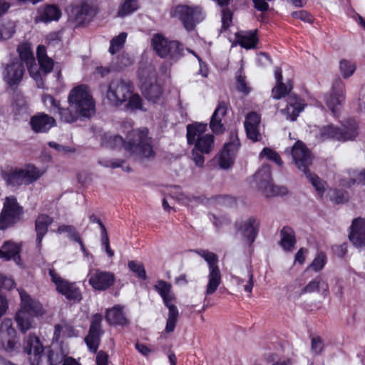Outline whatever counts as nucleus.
Masks as SVG:
<instances>
[{"instance_id":"a211bd4d","label":"nucleus","mask_w":365,"mask_h":365,"mask_svg":"<svg viewBox=\"0 0 365 365\" xmlns=\"http://www.w3.org/2000/svg\"><path fill=\"white\" fill-rule=\"evenodd\" d=\"M24 351L29 356L31 365H41L43 346L37 336L33 334L28 336L24 345Z\"/></svg>"},{"instance_id":"c9c22d12","label":"nucleus","mask_w":365,"mask_h":365,"mask_svg":"<svg viewBox=\"0 0 365 365\" xmlns=\"http://www.w3.org/2000/svg\"><path fill=\"white\" fill-rule=\"evenodd\" d=\"M31 316L32 315L23 312H18L16 313L15 320L21 332L25 333L33 327V319Z\"/></svg>"},{"instance_id":"e2e57ef3","label":"nucleus","mask_w":365,"mask_h":365,"mask_svg":"<svg viewBox=\"0 0 365 365\" xmlns=\"http://www.w3.org/2000/svg\"><path fill=\"white\" fill-rule=\"evenodd\" d=\"M324 344L319 337H313L311 341V351L313 354L318 355L322 353Z\"/></svg>"},{"instance_id":"ea45409f","label":"nucleus","mask_w":365,"mask_h":365,"mask_svg":"<svg viewBox=\"0 0 365 365\" xmlns=\"http://www.w3.org/2000/svg\"><path fill=\"white\" fill-rule=\"evenodd\" d=\"M339 71L344 78L351 76L356 71V63L354 61L342 59L339 61Z\"/></svg>"},{"instance_id":"cd10ccee","label":"nucleus","mask_w":365,"mask_h":365,"mask_svg":"<svg viewBox=\"0 0 365 365\" xmlns=\"http://www.w3.org/2000/svg\"><path fill=\"white\" fill-rule=\"evenodd\" d=\"M53 222V219L47 215H41L36 220V245L41 247L43 237L48 232V227Z\"/></svg>"},{"instance_id":"6e6552de","label":"nucleus","mask_w":365,"mask_h":365,"mask_svg":"<svg viewBox=\"0 0 365 365\" xmlns=\"http://www.w3.org/2000/svg\"><path fill=\"white\" fill-rule=\"evenodd\" d=\"M254 180L258 190L266 197L284 195L287 193L286 187L274 185L271 175V168L268 165H262L255 173Z\"/></svg>"},{"instance_id":"7c9ffc66","label":"nucleus","mask_w":365,"mask_h":365,"mask_svg":"<svg viewBox=\"0 0 365 365\" xmlns=\"http://www.w3.org/2000/svg\"><path fill=\"white\" fill-rule=\"evenodd\" d=\"M281 246L284 250L290 251L296 243L295 235L294 230L289 227H284L281 232Z\"/></svg>"},{"instance_id":"ddd939ff","label":"nucleus","mask_w":365,"mask_h":365,"mask_svg":"<svg viewBox=\"0 0 365 365\" xmlns=\"http://www.w3.org/2000/svg\"><path fill=\"white\" fill-rule=\"evenodd\" d=\"M21 213L22 209L16 199L12 196L6 197L0 215V229L4 230L14 224Z\"/></svg>"},{"instance_id":"4468645a","label":"nucleus","mask_w":365,"mask_h":365,"mask_svg":"<svg viewBox=\"0 0 365 365\" xmlns=\"http://www.w3.org/2000/svg\"><path fill=\"white\" fill-rule=\"evenodd\" d=\"M24 74V66L20 61H12L6 64L2 71L3 80L10 87L18 86L22 81Z\"/></svg>"},{"instance_id":"bb28decb","label":"nucleus","mask_w":365,"mask_h":365,"mask_svg":"<svg viewBox=\"0 0 365 365\" xmlns=\"http://www.w3.org/2000/svg\"><path fill=\"white\" fill-rule=\"evenodd\" d=\"M20 247L12 242H6L0 249V257L8 261L13 259L18 265H21V258L19 255Z\"/></svg>"},{"instance_id":"5fc2aeb1","label":"nucleus","mask_w":365,"mask_h":365,"mask_svg":"<svg viewBox=\"0 0 365 365\" xmlns=\"http://www.w3.org/2000/svg\"><path fill=\"white\" fill-rule=\"evenodd\" d=\"M217 115V113L212 114L210 122V128L214 133L220 134L225 131V128L220 120L216 119Z\"/></svg>"},{"instance_id":"0eeeda50","label":"nucleus","mask_w":365,"mask_h":365,"mask_svg":"<svg viewBox=\"0 0 365 365\" xmlns=\"http://www.w3.org/2000/svg\"><path fill=\"white\" fill-rule=\"evenodd\" d=\"M195 252L202 257L208 264L207 283L205 289V297L213 294L222 283V275L217 265V256L208 250H199Z\"/></svg>"},{"instance_id":"680f3d73","label":"nucleus","mask_w":365,"mask_h":365,"mask_svg":"<svg viewBox=\"0 0 365 365\" xmlns=\"http://www.w3.org/2000/svg\"><path fill=\"white\" fill-rule=\"evenodd\" d=\"M124 163L125 160L121 159H102L99 160V164H101L102 166L111 168H121Z\"/></svg>"},{"instance_id":"58836bf2","label":"nucleus","mask_w":365,"mask_h":365,"mask_svg":"<svg viewBox=\"0 0 365 365\" xmlns=\"http://www.w3.org/2000/svg\"><path fill=\"white\" fill-rule=\"evenodd\" d=\"M320 289L322 290L323 293L326 294L328 291V284L320 278H316L308 283L303 289L302 293H312L315 291H319Z\"/></svg>"},{"instance_id":"a18cd8bd","label":"nucleus","mask_w":365,"mask_h":365,"mask_svg":"<svg viewBox=\"0 0 365 365\" xmlns=\"http://www.w3.org/2000/svg\"><path fill=\"white\" fill-rule=\"evenodd\" d=\"M57 232L58 234L66 233L67 236L75 242H78L83 247V245L80 239V237L76 232V228L72 225H62L58 228Z\"/></svg>"},{"instance_id":"a19ab883","label":"nucleus","mask_w":365,"mask_h":365,"mask_svg":"<svg viewBox=\"0 0 365 365\" xmlns=\"http://www.w3.org/2000/svg\"><path fill=\"white\" fill-rule=\"evenodd\" d=\"M12 108L16 114H19L27 108L26 98L21 93H15L13 97Z\"/></svg>"},{"instance_id":"864d4df0","label":"nucleus","mask_w":365,"mask_h":365,"mask_svg":"<svg viewBox=\"0 0 365 365\" xmlns=\"http://www.w3.org/2000/svg\"><path fill=\"white\" fill-rule=\"evenodd\" d=\"M129 269L134 272L139 278L145 279L146 272L143 264L135 261H129L128 263Z\"/></svg>"},{"instance_id":"aec40b11","label":"nucleus","mask_w":365,"mask_h":365,"mask_svg":"<svg viewBox=\"0 0 365 365\" xmlns=\"http://www.w3.org/2000/svg\"><path fill=\"white\" fill-rule=\"evenodd\" d=\"M259 222L255 217H250L242 220L235 223V227L249 242L250 244L254 242L259 229Z\"/></svg>"},{"instance_id":"13d9d810","label":"nucleus","mask_w":365,"mask_h":365,"mask_svg":"<svg viewBox=\"0 0 365 365\" xmlns=\"http://www.w3.org/2000/svg\"><path fill=\"white\" fill-rule=\"evenodd\" d=\"M236 87L237 91L245 95H247L250 92V88L247 85L245 76L242 74L241 71H240V73L237 76Z\"/></svg>"},{"instance_id":"f8f14e48","label":"nucleus","mask_w":365,"mask_h":365,"mask_svg":"<svg viewBox=\"0 0 365 365\" xmlns=\"http://www.w3.org/2000/svg\"><path fill=\"white\" fill-rule=\"evenodd\" d=\"M357 135V126L354 121H351L346 128L341 130L333 125H327L319 130V138L324 141L330 138L346 141L353 140Z\"/></svg>"},{"instance_id":"9b49d317","label":"nucleus","mask_w":365,"mask_h":365,"mask_svg":"<svg viewBox=\"0 0 365 365\" xmlns=\"http://www.w3.org/2000/svg\"><path fill=\"white\" fill-rule=\"evenodd\" d=\"M48 274L58 293L74 303H78L82 300V292L76 282L62 278L53 267L48 269Z\"/></svg>"},{"instance_id":"b1692460","label":"nucleus","mask_w":365,"mask_h":365,"mask_svg":"<svg viewBox=\"0 0 365 365\" xmlns=\"http://www.w3.org/2000/svg\"><path fill=\"white\" fill-rule=\"evenodd\" d=\"M260 115L255 112L247 114L245 120V128L247 138L253 142H258L262 139L259 133Z\"/></svg>"},{"instance_id":"79ce46f5","label":"nucleus","mask_w":365,"mask_h":365,"mask_svg":"<svg viewBox=\"0 0 365 365\" xmlns=\"http://www.w3.org/2000/svg\"><path fill=\"white\" fill-rule=\"evenodd\" d=\"M138 3L136 0H125L120 6L118 16L123 17L134 12L138 9Z\"/></svg>"},{"instance_id":"f3484780","label":"nucleus","mask_w":365,"mask_h":365,"mask_svg":"<svg viewBox=\"0 0 365 365\" xmlns=\"http://www.w3.org/2000/svg\"><path fill=\"white\" fill-rule=\"evenodd\" d=\"M344 99V84L340 79H337L333 83L330 95L326 98L327 106L334 115H337Z\"/></svg>"},{"instance_id":"338daca9","label":"nucleus","mask_w":365,"mask_h":365,"mask_svg":"<svg viewBox=\"0 0 365 365\" xmlns=\"http://www.w3.org/2000/svg\"><path fill=\"white\" fill-rule=\"evenodd\" d=\"M292 16L294 19H300L307 23H312V16L304 10L294 11L292 13Z\"/></svg>"},{"instance_id":"f03ea898","label":"nucleus","mask_w":365,"mask_h":365,"mask_svg":"<svg viewBox=\"0 0 365 365\" xmlns=\"http://www.w3.org/2000/svg\"><path fill=\"white\" fill-rule=\"evenodd\" d=\"M69 106L59 110L60 120L72 123L80 118H89L96 112V103L89 88L84 85L73 87L68 95Z\"/></svg>"},{"instance_id":"774afa93","label":"nucleus","mask_w":365,"mask_h":365,"mask_svg":"<svg viewBox=\"0 0 365 365\" xmlns=\"http://www.w3.org/2000/svg\"><path fill=\"white\" fill-rule=\"evenodd\" d=\"M228 105L225 101H220L217 107L213 113H217V115L216 116V119L220 120V121L222 120V118L225 117V115L227 113Z\"/></svg>"},{"instance_id":"7ed1b4c3","label":"nucleus","mask_w":365,"mask_h":365,"mask_svg":"<svg viewBox=\"0 0 365 365\" xmlns=\"http://www.w3.org/2000/svg\"><path fill=\"white\" fill-rule=\"evenodd\" d=\"M292 155L297 168L306 175L318 193L322 195L327 183L309 172V167L312 164V157L305 145L301 141L296 142L292 149Z\"/></svg>"},{"instance_id":"6e6d98bb","label":"nucleus","mask_w":365,"mask_h":365,"mask_svg":"<svg viewBox=\"0 0 365 365\" xmlns=\"http://www.w3.org/2000/svg\"><path fill=\"white\" fill-rule=\"evenodd\" d=\"M14 27L10 24L0 23V39H9L14 33Z\"/></svg>"},{"instance_id":"052dcab7","label":"nucleus","mask_w":365,"mask_h":365,"mask_svg":"<svg viewBox=\"0 0 365 365\" xmlns=\"http://www.w3.org/2000/svg\"><path fill=\"white\" fill-rule=\"evenodd\" d=\"M128 103L127 106L132 109H140L142 108V99L138 94H134L133 93L130 95V96L128 99Z\"/></svg>"},{"instance_id":"8fccbe9b","label":"nucleus","mask_w":365,"mask_h":365,"mask_svg":"<svg viewBox=\"0 0 365 365\" xmlns=\"http://www.w3.org/2000/svg\"><path fill=\"white\" fill-rule=\"evenodd\" d=\"M259 158H266L267 160L274 162L277 165L281 166L283 163L279 155L274 150L264 148L259 153Z\"/></svg>"},{"instance_id":"72a5a7b5","label":"nucleus","mask_w":365,"mask_h":365,"mask_svg":"<svg viewBox=\"0 0 365 365\" xmlns=\"http://www.w3.org/2000/svg\"><path fill=\"white\" fill-rule=\"evenodd\" d=\"M168 308V315L165 331L168 333L173 332L175 328L179 317V311L175 305L169 303L165 304Z\"/></svg>"},{"instance_id":"393cba45","label":"nucleus","mask_w":365,"mask_h":365,"mask_svg":"<svg viewBox=\"0 0 365 365\" xmlns=\"http://www.w3.org/2000/svg\"><path fill=\"white\" fill-rule=\"evenodd\" d=\"M55 124V119L44 113L34 115L30 120L31 128L35 133H46Z\"/></svg>"},{"instance_id":"c85d7f7f","label":"nucleus","mask_w":365,"mask_h":365,"mask_svg":"<svg viewBox=\"0 0 365 365\" xmlns=\"http://www.w3.org/2000/svg\"><path fill=\"white\" fill-rule=\"evenodd\" d=\"M106 318L110 324L121 326L128 324V320L123 312V307L119 305L108 309L106 312Z\"/></svg>"},{"instance_id":"39448f33","label":"nucleus","mask_w":365,"mask_h":365,"mask_svg":"<svg viewBox=\"0 0 365 365\" xmlns=\"http://www.w3.org/2000/svg\"><path fill=\"white\" fill-rule=\"evenodd\" d=\"M207 124L195 123L187 126V140L201 153L209 154L215 147L214 135L205 133Z\"/></svg>"},{"instance_id":"de8ad7c7","label":"nucleus","mask_w":365,"mask_h":365,"mask_svg":"<svg viewBox=\"0 0 365 365\" xmlns=\"http://www.w3.org/2000/svg\"><path fill=\"white\" fill-rule=\"evenodd\" d=\"M31 77L36 81L38 88H44V82L36 62L26 65Z\"/></svg>"},{"instance_id":"37998d69","label":"nucleus","mask_w":365,"mask_h":365,"mask_svg":"<svg viewBox=\"0 0 365 365\" xmlns=\"http://www.w3.org/2000/svg\"><path fill=\"white\" fill-rule=\"evenodd\" d=\"M127 38V34L120 33L118 36L113 38L110 41V45L108 51L112 54H115L119 51L124 46Z\"/></svg>"},{"instance_id":"4be33fe9","label":"nucleus","mask_w":365,"mask_h":365,"mask_svg":"<svg viewBox=\"0 0 365 365\" xmlns=\"http://www.w3.org/2000/svg\"><path fill=\"white\" fill-rule=\"evenodd\" d=\"M19 293L21 298V308L19 312L35 316H41L44 314L43 307L38 301L32 299L23 289H19Z\"/></svg>"},{"instance_id":"09e8293b","label":"nucleus","mask_w":365,"mask_h":365,"mask_svg":"<svg viewBox=\"0 0 365 365\" xmlns=\"http://www.w3.org/2000/svg\"><path fill=\"white\" fill-rule=\"evenodd\" d=\"M46 357L49 365H58L66 359L60 349L49 350Z\"/></svg>"},{"instance_id":"f257e3e1","label":"nucleus","mask_w":365,"mask_h":365,"mask_svg":"<svg viewBox=\"0 0 365 365\" xmlns=\"http://www.w3.org/2000/svg\"><path fill=\"white\" fill-rule=\"evenodd\" d=\"M103 144L110 148L123 146L131 158L140 163L153 160L155 155L147 128L132 130L126 142L120 135L107 133L103 136Z\"/></svg>"},{"instance_id":"4c0bfd02","label":"nucleus","mask_w":365,"mask_h":365,"mask_svg":"<svg viewBox=\"0 0 365 365\" xmlns=\"http://www.w3.org/2000/svg\"><path fill=\"white\" fill-rule=\"evenodd\" d=\"M349 175L350 177L349 181L345 178L341 180V185L342 186L349 187L356 182L365 185V170L360 173H357L356 170H349Z\"/></svg>"},{"instance_id":"9d476101","label":"nucleus","mask_w":365,"mask_h":365,"mask_svg":"<svg viewBox=\"0 0 365 365\" xmlns=\"http://www.w3.org/2000/svg\"><path fill=\"white\" fill-rule=\"evenodd\" d=\"M133 91V85L130 81L115 78L108 86L106 98L111 104L120 106L127 102Z\"/></svg>"},{"instance_id":"c03bdc74","label":"nucleus","mask_w":365,"mask_h":365,"mask_svg":"<svg viewBox=\"0 0 365 365\" xmlns=\"http://www.w3.org/2000/svg\"><path fill=\"white\" fill-rule=\"evenodd\" d=\"M17 51L20 59H16L15 61H20L22 63L24 62L26 65L34 63L35 58L31 49L28 46L25 45L20 46Z\"/></svg>"},{"instance_id":"1a4fd4ad","label":"nucleus","mask_w":365,"mask_h":365,"mask_svg":"<svg viewBox=\"0 0 365 365\" xmlns=\"http://www.w3.org/2000/svg\"><path fill=\"white\" fill-rule=\"evenodd\" d=\"M172 16L178 18L186 30L192 31L205 19V13L200 6L179 4L174 7Z\"/></svg>"},{"instance_id":"5701e85b","label":"nucleus","mask_w":365,"mask_h":365,"mask_svg":"<svg viewBox=\"0 0 365 365\" xmlns=\"http://www.w3.org/2000/svg\"><path fill=\"white\" fill-rule=\"evenodd\" d=\"M349 237L356 247L365 251V220L359 218L353 221Z\"/></svg>"},{"instance_id":"603ef678","label":"nucleus","mask_w":365,"mask_h":365,"mask_svg":"<svg viewBox=\"0 0 365 365\" xmlns=\"http://www.w3.org/2000/svg\"><path fill=\"white\" fill-rule=\"evenodd\" d=\"M42 101L46 107H47L51 112L57 110L59 114V110L62 109L60 108V102L56 101L53 96L45 94L42 96Z\"/></svg>"},{"instance_id":"473e14b6","label":"nucleus","mask_w":365,"mask_h":365,"mask_svg":"<svg viewBox=\"0 0 365 365\" xmlns=\"http://www.w3.org/2000/svg\"><path fill=\"white\" fill-rule=\"evenodd\" d=\"M21 170L24 185H29L36 181L43 174V171L31 165H26Z\"/></svg>"},{"instance_id":"423d86ee","label":"nucleus","mask_w":365,"mask_h":365,"mask_svg":"<svg viewBox=\"0 0 365 365\" xmlns=\"http://www.w3.org/2000/svg\"><path fill=\"white\" fill-rule=\"evenodd\" d=\"M151 45L155 52L161 58L176 61L183 56V47L176 41H169L160 34L153 36Z\"/></svg>"},{"instance_id":"e433bc0d","label":"nucleus","mask_w":365,"mask_h":365,"mask_svg":"<svg viewBox=\"0 0 365 365\" xmlns=\"http://www.w3.org/2000/svg\"><path fill=\"white\" fill-rule=\"evenodd\" d=\"M16 331L13 327L12 320L9 318H5L0 324V341L9 338L15 337Z\"/></svg>"},{"instance_id":"6ab92c4d","label":"nucleus","mask_w":365,"mask_h":365,"mask_svg":"<svg viewBox=\"0 0 365 365\" xmlns=\"http://www.w3.org/2000/svg\"><path fill=\"white\" fill-rule=\"evenodd\" d=\"M102 316L96 314L93 316L88 336L85 341L88 349L96 352L98 348L100 336L103 333L101 330Z\"/></svg>"},{"instance_id":"a878e982","label":"nucleus","mask_w":365,"mask_h":365,"mask_svg":"<svg viewBox=\"0 0 365 365\" xmlns=\"http://www.w3.org/2000/svg\"><path fill=\"white\" fill-rule=\"evenodd\" d=\"M61 16V11L58 7L54 5H47L38 9L34 21L36 23H49L53 21H58Z\"/></svg>"},{"instance_id":"f704fd0d","label":"nucleus","mask_w":365,"mask_h":365,"mask_svg":"<svg viewBox=\"0 0 365 365\" xmlns=\"http://www.w3.org/2000/svg\"><path fill=\"white\" fill-rule=\"evenodd\" d=\"M238 43L246 49L255 48L258 39L255 35V31H249L245 34H241L237 36Z\"/></svg>"},{"instance_id":"20e7f679","label":"nucleus","mask_w":365,"mask_h":365,"mask_svg":"<svg viewBox=\"0 0 365 365\" xmlns=\"http://www.w3.org/2000/svg\"><path fill=\"white\" fill-rule=\"evenodd\" d=\"M292 85L291 82L287 84L282 82L277 83V85L272 88V96L274 99H280L284 97L287 94V107L281 110L286 118L292 121H294L299 114L304 110L305 103L304 101L299 98L294 93H291Z\"/></svg>"},{"instance_id":"dca6fc26","label":"nucleus","mask_w":365,"mask_h":365,"mask_svg":"<svg viewBox=\"0 0 365 365\" xmlns=\"http://www.w3.org/2000/svg\"><path fill=\"white\" fill-rule=\"evenodd\" d=\"M240 147V140L236 135H232L230 141L226 143L221 151L218 163L221 168H230L234 162L235 155Z\"/></svg>"},{"instance_id":"412c9836","label":"nucleus","mask_w":365,"mask_h":365,"mask_svg":"<svg viewBox=\"0 0 365 365\" xmlns=\"http://www.w3.org/2000/svg\"><path fill=\"white\" fill-rule=\"evenodd\" d=\"M97 7L91 2L83 1L78 5L73 8L71 11L72 16L75 20L83 24L90 21L96 14Z\"/></svg>"},{"instance_id":"69168bd1","label":"nucleus","mask_w":365,"mask_h":365,"mask_svg":"<svg viewBox=\"0 0 365 365\" xmlns=\"http://www.w3.org/2000/svg\"><path fill=\"white\" fill-rule=\"evenodd\" d=\"M203 153H201L200 150L193 148L191 153L192 160L197 167H202L205 163V158Z\"/></svg>"},{"instance_id":"2f4dec72","label":"nucleus","mask_w":365,"mask_h":365,"mask_svg":"<svg viewBox=\"0 0 365 365\" xmlns=\"http://www.w3.org/2000/svg\"><path fill=\"white\" fill-rule=\"evenodd\" d=\"M143 92L145 98L154 103L157 102L162 96V88L157 83H144L143 85Z\"/></svg>"},{"instance_id":"4d7b16f0","label":"nucleus","mask_w":365,"mask_h":365,"mask_svg":"<svg viewBox=\"0 0 365 365\" xmlns=\"http://www.w3.org/2000/svg\"><path fill=\"white\" fill-rule=\"evenodd\" d=\"M133 63V59L128 53H122L118 56L116 67L118 69H123Z\"/></svg>"},{"instance_id":"c756f323","label":"nucleus","mask_w":365,"mask_h":365,"mask_svg":"<svg viewBox=\"0 0 365 365\" xmlns=\"http://www.w3.org/2000/svg\"><path fill=\"white\" fill-rule=\"evenodd\" d=\"M155 291L163 298L165 304L173 302L175 297L172 292V286L163 280H158L155 285Z\"/></svg>"},{"instance_id":"3c124183","label":"nucleus","mask_w":365,"mask_h":365,"mask_svg":"<svg viewBox=\"0 0 365 365\" xmlns=\"http://www.w3.org/2000/svg\"><path fill=\"white\" fill-rule=\"evenodd\" d=\"M6 181L13 186L24 185L21 170H15L8 174Z\"/></svg>"},{"instance_id":"0e129e2a","label":"nucleus","mask_w":365,"mask_h":365,"mask_svg":"<svg viewBox=\"0 0 365 365\" xmlns=\"http://www.w3.org/2000/svg\"><path fill=\"white\" fill-rule=\"evenodd\" d=\"M326 263V257L325 255L320 253L317 255V257L313 260L310 267L312 269L317 272L321 270L325 265Z\"/></svg>"},{"instance_id":"49530a36","label":"nucleus","mask_w":365,"mask_h":365,"mask_svg":"<svg viewBox=\"0 0 365 365\" xmlns=\"http://www.w3.org/2000/svg\"><path fill=\"white\" fill-rule=\"evenodd\" d=\"M0 345L6 352L11 354L18 352L20 348L17 335L15 337H11L0 341Z\"/></svg>"},{"instance_id":"2eb2a0df","label":"nucleus","mask_w":365,"mask_h":365,"mask_svg":"<svg viewBox=\"0 0 365 365\" xmlns=\"http://www.w3.org/2000/svg\"><path fill=\"white\" fill-rule=\"evenodd\" d=\"M115 281V274L109 271L96 269L89 275L88 283L95 290L105 291L112 287Z\"/></svg>"},{"instance_id":"bf43d9fd","label":"nucleus","mask_w":365,"mask_h":365,"mask_svg":"<svg viewBox=\"0 0 365 365\" xmlns=\"http://www.w3.org/2000/svg\"><path fill=\"white\" fill-rule=\"evenodd\" d=\"M101 242L105 247V250L108 255L110 257H112L114 255V252L110 247L109 238L105 225H101Z\"/></svg>"}]
</instances>
